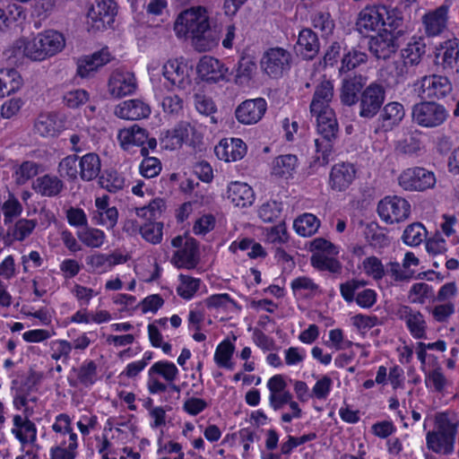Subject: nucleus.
<instances>
[{"label":"nucleus","mask_w":459,"mask_h":459,"mask_svg":"<svg viewBox=\"0 0 459 459\" xmlns=\"http://www.w3.org/2000/svg\"><path fill=\"white\" fill-rule=\"evenodd\" d=\"M96 374L97 366L94 361L91 360L81 366L78 371V379L82 385L89 386L94 383Z\"/></svg>","instance_id":"nucleus-55"},{"label":"nucleus","mask_w":459,"mask_h":459,"mask_svg":"<svg viewBox=\"0 0 459 459\" xmlns=\"http://www.w3.org/2000/svg\"><path fill=\"white\" fill-rule=\"evenodd\" d=\"M115 114L123 119L138 120L148 117L151 108L141 100H129L117 107Z\"/></svg>","instance_id":"nucleus-20"},{"label":"nucleus","mask_w":459,"mask_h":459,"mask_svg":"<svg viewBox=\"0 0 459 459\" xmlns=\"http://www.w3.org/2000/svg\"><path fill=\"white\" fill-rule=\"evenodd\" d=\"M406 325L415 338H426V323L423 315L420 311L415 312L413 316H410Z\"/></svg>","instance_id":"nucleus-46"},{"label":"nucleus","mask_w":459,"mask_h":459,"mask_svg":"<svg viewBox=\"0 0 459 459\" xmlns=\"http://www.w3.org/2000/svg\"><path fill=\"white\" fill-rule=\"evenodd\" d=\"M227 198L236 206L247 207L255 200V193L246 183L232 182L228 186Z\"/></svg>","instance_id":"nucleus-22"},{"label":"nucleus","mask_w":459,"mask_h":459,"mask_svg":"<svg viewBox=\"0 0 459 459\" xmlns=\"http://www.w3.org/2000/svg\"><path fill=\"white\" fill-rule=\"evenodd\" d=\"M297 161L295 155H281L273 160L272 173L281 178L290 175L297 166Z\"/></svg>","instance_id":"nucleus-35"},{"label":"nucleus","mask_w":459,"mask_h":459,"mask_svg":"<svg viewBox=\"0 0 459 459\" xmlns=\"http://www.w3.org/2000/svg\"><path fill=\"white\" fill-rule=\"evenodd\" d=\"M266 111V101L263 98L247 100L236 109L235 116L238 122L245 125L257 123Z\"/></svg>","instance_id":"nucleus-17"},{"label":"nucleus","mask_w":459,"mask_h":459,"mask_svg":"<svg viewBox=\"0 0 459 459\" xmlns=\"http://www.w3.org/2000/svg\"><path fill=\"white\" fill-rule=\"evenodd\" d=\"M386 14H384V23H381V25L388 26L390 29L388 31H397L402 30L403 17L400 8L396 7L389 10L386 7Z\"/></svg>","instance_id":"nucleus-49"},{"label":"nucleus","mask_w":459,"mask_h":459,"mask_svg":"<svg viewBox=\"0 0 459 459\" xmlns=\"http://www.w3.org/2000/svg\"><path fill=\"white\" fill-rule=\"evenodd\" d=\"M442 53L436 54L435 65L437 72L446 74H455L459 69V39H453L446 40L441 45Z\"/></svg>","instance_id":"nucleus-14"},{"label":"nucleus","mask_w":459,"mask_h":459,"mask_svg":"<svg viewBox=\"0 0 459 459\" xmlns=\"http://www.w3.org/2000/svg\"><path fill=\"white\" fill-rule=\"evenodd\" d=\"M436 420L438 425V432H428L427 446L436 453H439L444 448V454H451L454 450L457 426L451 422L445 413L438 414Z\"/></svg>","instance_id":"nucleus-4"},{"label":"nucleus","mask_w":459,"mask_h":459,"mask_svg":"<svg viewBox=\"0 0 459 459\" xmlns=\"http://www.w3.org/2000/svg\"><path fill=\"white\" fill-rule=\"evenodd\" d=\"M195 99V108L201 114L208 116L216 110L215 105L211 98L205 95L196 94Z\"/></svg>","instance_id":"nucleus-63"},{"label":"nucleus","mask_w":459,"mask_h":459,"mask_svg":"<svg viewBox=\"0 0 459 459\" xmlns=\"http://www.w3.org/2000/svg\"><path fill=\"white\" fill-rule=\"evenodd\" d=\"M446 108L433 100L416 103L411 108V118L422 127L433 128L441 126L447 118Z\"/></svg>","instance_id":"nucleus-5"},{"label":"nucleus","mask_w":459,"mask_h":459,"mask_svg":"<svg viewBox=\"0 0 459 459\" xmlns=\"http://www.w3.org/2000/svg\"><path fill=\"white\" fill-rule=\"evenodd\" d=\"M117 13V4L113 0H102L88 11V23L95 30H101L110 27Z\"/></svg>","instance_id":"nucleus-11"},{"label":"nucleus","mask_w":459,"mask_h":459,"mask_svg":"<svg viewBox=\"0 0 459 459\" xmlns=\"http://www.w3.org/2000/svg\"><path fill=\"white\" fill-rule=\"evenodd\" d=\"M361 82L356 78L343 81L341 90V100L342 104L351 106L359 100V93L362 90Z\"/></svg>","instance_id":"nucleus-33"},{"label":"nucleus","mask_w":459,"mask_h":459,"mask_svg":"<svg viewBox=\"0 0 459 459\" xmlns=\"http://www.w3.org/2000/svg\"><path fill=\"white\" fill-rule=\"evenodd\" d=\"M65 46V39L61 33L48 30L29 41L24 48V54L34 61H41L56 54Z\"/></svg>","instance_id":"nucleus-3"},{"label":"nucleus","mask_w":459,"mask_h":459,"mask_svg":"<svg viewBox=\"0 0 459 459\" xmlns=\"http://www.w3.org/2000/svg\"><path fill=\"white\" fill-rule=\"evenodd\" d=\"M427 230L420 222H413L406 227L403 234V240L406 245L418 246L426 236Z\"/></svg>","instance_id":"nucleus-39"},{"label":"nucleus","mask_w":459,"mask_h":459,"mask_svg":"<svg viewBox=\"0 0 459 459\" xmlns=\"http://www.w3.org/2000/svg\"><path fill=\"white\" fill-rule=\"evenodd\" d=\"M80 177L84 181H91L100 172V159L96 153H87L80 160Z\"/></svg>","instance_id":"nucleus-29"},{"label":"nucleus","mask_w":459,"mask_h":459,"mask_svg":"<svg viewBox=\"0 0 459 459\" xmlns=\"http://www.w3.org/2000/svg\"><path fill=\"white\" fill-rule=\"evenodd\" d=\"M435 183L434 174L420 167L408 169L399 177V185L409 191H424L433 187Z\"/></svg>","instance_id":"nucleus-10"},{"label":"nucleus","mask_w":459,"mask_h":459,"mask_svg":"<svg viewBox=\"0 0 459 459\" xmlns=\"http://www.w3.org/2000/svg\"><path fill=\"white\" fill-rule=\"evenodd\" d=\"M32 188L42 196L55 197L63 191L65 184L56 176L46 174L33 181Z\"/></svg>","instance_id":"nucleus-24"},{"label":"nucleus","mask_w":459,"mask_h":459,"mask_svg":"<svg viewBox=\"0 0 459 459\" xmlns=\"http://www.w3.org/2000/svg\"><path fill=\"white\" fill-rule=\"evenodd\" d=\"M185 69L186 65L177 61H169L163 65V75L172 85L185 90L191 84L189 76L185 74Z\"/></svg>","instance_id":"nucleus-26"},{"label":"nucleus","mask_w":459,"mask_h":459,"mask_svg":"<svg viewBox=\"0 0 459 459\" xmlns=\"http://www.w3.org/2000/svg\"><path fill=\"white\" fill-rule=\"evenodd\" d=\"M59 125L55 114H41L34 124V130L40 136H55L59 132Z\"/></svg>","instance_id":"nucleus-30"},{"label":"nucleus","mask_w":459,"mask_h":459,"mask_svg":"<svg viewBox=\"0 0 459 459\" xmlns=\"http://www.w3.org/2000/svg\"><path fill=\"white\" fill-rule=\"evenodd\" d=\"M320 226V221L312 213L299 216L293 223L296 232L302 237L314 235Z\"/></svg>","instance_id":"nucleus-31"},{"label":"nucleus","mask_w":459,"mask_h":459,"mask_svg":"<svg viewBox=\"0 0 459 459\" xmlns=\"http://www.w3.org/2000/svg\"><path fill=\"white\" fill-rule=\"evenodd\" d=\"M77 155H69L64 158L58 166V172L61 177H67L71 180L77 178Z\"/></svg>","instance_id":"nucleus-48"},{"label":"nucleus","mask_w":459,"mask_h":459,"mask_svg":"<svg viewBox=\"0 0 459 459\" xmlns=\"http://www.w3.org/2000/svg\"><path fill=\"white\" fill-rule=\"evenodd\" d=\"M449 75L446 74L425 75L420 81L419 95L422 99L429 100H442L449 96L453 91Z\"/></svg>","instance_id":"nucleus-9"},{"label":"nucleus","mask_w":459,"mask_h":459,"mask_svg":"<svg viewBox=\"0 0 459 459\" xmlns=\"http://www.w3.org/2000/svg\"><path fill=\"white\" fill-rule=\"evenodd\" d=\"M333 96V85L328 80H324L316 87L313 100L310 103V112L316 115L317 132L320 138L316 139V152H322V161L327 164L329 155L333 152V143L338 136V123L335 114L328 103Z\"/></svg>","instance_id":"nucleus-1"},{"label":"nucleus","mask_w":459,"mask_h":459,"mask_svg":"<svg viewBox=\"0 0 459 459\" xmlns=\"http://www.w3.org/2000/svg\"><path fill=\"white\" fill-rule=\"evenodd\" d=\"M163 304L164 300L159 294H152L143 299L139 306L142 307L143 313H147L148 311L155 313Z\"/></svg>","instance_id":"nucleus-61"},{"label":"nucleus","mask_w":459,"mask_h":459,"mask_svg":"<svg viewBox=\"0 0 459 459\" xmlns=\"http://www.w3.org/2000/svg\"><path fill=\"white\" fill-rule=\"evenodd\" d=\"M207 406L208 404L204 399L192 397L184 403L183 409L190 415L195 416L202 412Z\"/></svg>","instance_id":"nucleus-64"},{"label":"nucleus","mask_w":459,"mask_h":459,"mask_svg":"<svg viewBox=\"0 0 459 459\" xmlns=\"http://www.w3.org/2000/svg\"><path fill=\"white\" fill-rule=\"evenodd\" d=\"M281 211V203L273 201L264 204L258 211L259 217L266 222H270L274 217H277Z\"/></svg>","instance_id":"nucleus-57"},{"label":"nucleus","mask_w":459,"mask_h":459,"mask_svg":"<svg viewBox=\"0 0 459 459\" xmlns=\"http://www.w3.org/2000/svg\"><path fill=\"white\" fill-rule=\"evenodd\" d=\"M313 26L320 30L323 35H331L335 27L334 21L331 18L329 13L319 12L314 14L312 18Z\"/></svg>","instance_id":"nucleus-47"},{"label":"nucleus","mask_w":459,"mask_h":459,"mask_svg":"<svg viewBox=\"0 0 459 459\" xmlns=\"http://www.w3.org/2000/svg\"><path fill=\"white\" fill-rule=\"evenodd\" d=\"M105 235L100 230H86L79 234V238L85 245L92 247H99L102 245Z\"/></svg>","instance_id":"nucleus-51"},{"label":"nucleus","mask_w":459,"mask_h":459,"mask_svg":"<svg viewBox=\"0 0 459 459\" xmlns=\"http://www.w3.org/2000/svg\"><path fill=\"white\" fill-rule=\"evenodd\" d=\"M155 374L160 375L168 382H172L176 379L178 369L172 362L159 361L154 363L149 369L150 377H152Z\"/></svg>","instance_id":"nucleus-41"},{"label":"nucleus","mask_w":459,"mask_h":459,"mask_svg":"<svg viewBox=\"0 0 459 459\" xmlns=\"http://www.w3.org/2000/svg\"><path fill=\"white\" fill-rule=\"evenodd\" d=\"M356 169L351 163L342 162L332 167L329 175V186L332 190L343 192L356 178Z\"/></svg>","instance_id":"nucleus-16"},{"label":"nucleus","mask_w":459,"mask_h":459,"mask_svg":"<svg viewBox=\"0 0 459 459\" xmlns=\"http://www.w3.org/2000/svg\"><path fill=\"white\" fill-rule=\"evenodd\" d=\"M367 55L357 50L348 51L343 55L340 73H346L354 69L359 64L366 62Z\"/></svg>","instance_id":"nucleus-45"},{"label":"nucleus","mask_w":459,"mask_h":459,"mask_svg":"<svg viewBox=\"0 0 459 459\" xmlns=\"http://www.w3.org/2000/svg\"><path fill=\"white\" fill-rule=\"evenodd\" d=\"M174 30L178 37L190 38L198 52L212 50L220 39L216 28L210 26L206 10L202 6L182 12L175 22Z\"/></svg>","instance_id":"nucleus-2"},{"label":"nucleus","mask_w":459,"mask_h":459,"mask_svg":"<svg viewBox=\"0 0 459 459\" xmlns=\"http://www.w3.org/2000/svg\"><path fill=\"white\" fill-rule=\"evenodd\" d=\"M310 261L313 267L321 271H329L331 273H338L342 270V264L338 260L333 257L325 256L319 253L313 254Z\"/></svg>","instance_id":"nucleus-40"},{"label":"nucleus","mask_w":459,"mask_h":459,"mask_svg":"<svg viewBox=\"0 0 459 459\" xmlns=\"http://www.w3.org/2000/svg\"><path fill=\"white\" fill-rule=\"evenodd\" d=\"M179 280L181 285L177 288L178 294L185 299H190L199 289L200 280L184 274L179 275Z\"/></svg>","instance_id":"nucleus-43"},{"label":"nucleus","mask_w":459,"mask_h":459,"mask_svg":"<svg viewBox=\"0 0 459 459\" xmlns=\"http://www.w3.org/2000/svg\"><path fill=\"white\" fill-rule=\"evenodd\" d=\"M403 35V30L388 31V29L384 28L377 35L370 38L368 49L377 59L386 60L400 48L399 39Z\"/></svg>","instance_id":"nucleus-6"},{"label":"nucleus","mask_w":459,"mask_h":459,"mask_svg":"<svg viewBox=\"0 0 459 459\" xmlns=\"http://www.w3.org/2000/svg\"><path fill=\"white\" fill-rule=\"evenodd\" d=\"M363 265L366 273L371 275L375 280H380L385 275L384 265L376 256H370L365 259Z\"/></svg>","instance_id":"nucleus-53"},{"label":"nucleus","mask_w":459,"mask_h":459,"mask_svg":"<svg viewBox=\"0 0 459 459\" xmlns=\"http://www.w3.org/2000/svg\"><path fill=\"white\" fill-rule=\"evenodd\" d=\"M297 45L300 54L307 60H312L318 54L320 48L317 35L308 28L299 31Z\"/></svg>","instance_id":"nucleus-25"},{"label":"nucleus","mask_w":459,"mask_h":459,"mask_svg":"<svg viewBox=\"0 0 459 459\" xmlns=\"http://www.w3.org/2000/svg\"><path fill=\"white\" fill-rule=\"evenodd\" d=\"M404 116L405 110L401 103L390 102L380 112L378 117L379 128L385 132L390 131L401 123Z\"/></svg>","instance_id":"nucleus-21"},{"label":"nucleus","mask_w":459,"mask_h":459,"mask_svg":"<svg viewBox=\"0 0 459 459\" xmlns=\"http://www.w3.org/2000/svg\"><path fill=\"white\" fill-rule=\"evenodd\" d=\"M163 110L169 114H178L183 108V100L178 95L166 96L161 102Z\"/></svg>","instance_id":"nucleus-62"},{"label":"nucleus","mask_w":459,"mask_h":459,"mask_svg":"<svg viewBox=\"0 0 459 459\" xmlns=\"http://www.w3.org/2000/svg\"><path fill=\"white\" fill-rule=\"evenodd\" d=\"M172 261L178 268H195L199 263L198 241L193 238H186L183 247L174 253Z\"/></svg>","instance_id":"nucleus-18"},{"label":"nucleus","mask_w":459,"mask_h":459,"mask_svg":"<svg viewBox=\"0 0 459 459\" xmlns=\"http://www.w3.org/2000/svg\"><path fill=\"white\" fill-rule=\"evenodd\" d=\"M386 13L385 5L368 6L360 12L357 25L361 31L362 29L367 31L374 30L379 24L384 23V14Z\"/></svg>","instance_id":"nucleus-23"},{"label":"nucleus","mask_w":459,"mask_h":459,"mask_svg":"<svg viewBox=\"0 0 459 459\" xmlns=\"http://www.w3.org/2000/svg\"><path fill=\"white\" fill-rule=\"evenodd\" d=\"M364 236L368 244L375 248H381L389 245L387 236L375 221L367 224L364 230Z\"/></svg>","instance_id":"nucleus-32"},{"label":"nucleus","mask_w":459,"mask_h":459,"mask_svg":"<svg viewBox=\"0 0 459 459\" xmlns=\"http://www.w3.org/2000/svg\"><path fill=\"white\" fill-rule=\"evenodd\" d=\"M291 54L281 48H273L267 50L260 62L262 69L272 78H280L284 72L290 69Z\"/></svg>","instance_id":"nucleus-7"},{"label":"nucleus","mask_w":459,"mask_h":459,"mask_svg":"<svg viewBox=\"0 0 459 459\" xmlns=\"http://www.w3.org/2000/svg\"><path fill=\"white\" fill-rule=\"evenodd\" d=\"M256 69V64L249 57H241L238 64L237 74L235 76V82L237 84H243L248 82L253 72Z\"/></svg>","instance_id":"nucleus-42"},{"label":"nucleus","mask_w":459,"mask_h":459,"mask_svg":"<svg viewBox=\"0 0 459 459\" xmlns=\"http://www.w3.org/2000/svg\"><path fill=\"white\" fill-rule=\"evenodd\" d=\"M121 138V145L125 147L126 144H134L137 146H143L147 138L148 133L144 128L140 127L137 125L131 126L128 130L119 134Z\"/></svg>","instance_id":"nucleus-37"},{"label":"nucleus","mask_w":459,"mask_h":459,"mask_svg":"<svg viewBox=\"0 0 459 459\" xmlns=\"http://www.w3.org/2000/svg\"><path fill=\"white\" fill-rule=\"evenodd\" d=\"M37 221L34 220L21 219L14 226L13 237L19 241H22L35 229Z\"/></svg>","instance_id":"nucleus-50"},{"label":"nucleus","mask_w":459,"mask_h":459,"mask_svg":"<svg viewBox=\"0 0 459 459\" xmlns=\"http://www.w3.org/2000/svg\"><path fill=\"white\" fill-rule=\"evenodd\" d=\"M111 55L107 48L91 55L82 56L76 61V74L82 78L92 77L100 68L109 63Z\"/></svg>","instance_id":"nucleus-15"},{"label":"nucleus","mask_w":459,"mask_h":459,"mask_svg":"<svg viewBox=\"0 0 459 459\" xmlns=\"http://www.w3.org/2000/svg\"><path fill=\"white\" fill-rule=\"evenodd\" d=\"M235 351V346L233 343H231L230 341L225 340L222 342H221L215 351L214 354V360L217 363L221 362V360H230L233 353Z\"/></svg>","instance_id":"nucleus-60"},{"label":"nucleus","mask_w":459,"mask_h":459,"mask_svg":"<svg viewBox=\"0 0 459 459\" xmlns=\"http://www.w3.org/2000/svg\"><path fill=\"white\" fill-rule=\"evenodd\" d=\"M22 84V78L16 69L0 70V98L14 93Z\"/></svg>","instance_id":"nucleus-28"},{"label":"nucleus","mask_w":459,"mask_h":459,"mask_svg":"<svg viewBox=\"0 0 459 459\" xmlns=\"http://www.w3.org/2000/svg\"><path fill=\"white\" fill-rule=\"evenodd\" d=\"M2 209L4 212L5 224L11 223L13 221V218L20 215L22 211V204L13 195H10V198L4 202Z\"/></svg>","instance_id":"nucleus-52"},{"label":"nucleus","mask_w":459,"mask_h":459,"mask_svg":"<svg viewBox=\"0 0 459 459\" xmlns=\"http://www.w3.org/2000/svg\"><path fill=\"white\" fill-rule=\"evenodd\" d=\"M377 212L387 223L400 222L409 217L411 204L403 197L386 196L378 203Z\"/></svg>","instance_id":"nucleus-8"},{"label":"nucleus","mask_w":459,"mask_h":459,"mask_svg":"<svg viewBox=\"0 0 459 459\" xmlns=\"http://www.w3.org/2000/svg\"><path fill=\"white\" fill-rule=\"evenodd\" d=\"M425 44L421 39L409 42L406 48L401 50V58L411 65H416L420 62L425 53Z\"/></svg>","instance_id":"nucleus-34"},{"label":"nucleus","mask_w":459,"mask_h":459,"mask_svg":"<svg viewBox=\"0 0 459 459\" xmlns=\"http://www.w3.org/2000/svg\"><path fill=\"white\" fill-rule=\"evenodd\" d=\"M188 137V124L179 123L172 130H168L165 133L161 143L166 142V148H174L175 145H181L182 143Z\"/></svg>","instance_id":"nucleus-36"},{"label":"nucleus","mask_w":459,"mask_h":459,"mask_svg":"<svg viewBox=\"0 0 459 459\" xmlns=\"http://www.w3.org/2000/svg\"><path fill=\"white\" fill-rule=\"evenodd\" d=\"M385 91L377 83H371L360 94L359 116L366 118L374 117L385 101Z\"/></svg>","instance_id":"nucleus-12"},{"label":"nucleus","mask_w":459,"mask_h":459,"mask_svg":"<svg viewBox=\"0 0 459 459\" xmlns=\"http://www.w3.org/2000/svg\"><path fill=\"white\" fill-rule=\"evenodd\" d=\"M447 11L448 7L446 5H441L434 12L424 16L423 22L426 33L429 36H436L442 32L446 24Z\"/></svg>","instance_id":"nucleus-27"},{"label":"nucleus","mask_w":459,"mask_h":459,"mask_svg":"<svg viewBox=\"0 0 459 459\" xmlns=\"http://www.w3.org/2000/svg\"><path fill=\"white\" fill-rule=\"evenodd\" d=\"M316 438V434L312 432L309 434H306L301 436L300 437H295L292 436L288 437L287 442L281 445V453L284 455H288L291 452V450L299 446L303 445L308 441L314 440Z\"/></svg>","instance_id":"nucleus-59"},{"label":"nucleus","mask_w":459,"mask_h":459,"mask_svg":"<svg viewBox=\"0 0 459 459\" xmlns=\"http://www.w3.org/2000/svg\"><path fill=\"white\" fill-rule=\"evenodd\" d=\"M161 169V163L159 159L152 157L145 158L140 166V172L143 177L152 178L156 177Z\"/></svg>","instance_id":"nucleus-54"},{"label":"nucleus","mask_w":459,"mask_h":459,"mask_svg":"<svg viewBox=\"0 0 459 459\" xmlns=\"http://www.w3.org/2000/svg\"><path fill=\"white\" fill-rule=\"evenodd\" d=\"M136 89V81L132 73L117 72L108 81L109 93L115 98L132 94Z\"/></svg>","instance_id":"nucleus-19"},{"label":"nucleus","mask_w":459,"mask_h":459,"mask_svg":"<svg viewBox=\"0 0 459 459\" xmlns=\"http://www.w3.org/2000/svg\"><path fill=\"white\" fill-rule=\"evenodd\" d=\"M88 99L89 93L85 90L80 89L67 92L63 100L67 107L75 108L85 103Z\"/></svg>","instance_id":"nucleus-56"},{"label":"nucleus","mask_w":459,"mask_h":459,"mask_svg":"<svg viewBox=\"0 0 459 459\" xmlns=\"http://www.w3.org/2000/svg\"><path fill=\"white\" fill-rule=\"evenodd\" d=\"M99 184L108 192L116 193L124 187L125 178L116 170H107L100 177Z\"/></svg>","instance_id":"nucleus-38"},{"label":"nucleus","mask_w":459,"mask_h":459,"mask_svg":"<svg viewBox=\"0 0 459 459\" xmlns=\"http://www.w3.org/2000/svg\"><path fill=\"white\" fill-rule=\"evenodd\" d=\"M196 73L199 78L208 83H216L220 81L229 82L230 79L229 75V69L220 62L217 58L212 56H203L196 66Z\"/></svg>","instance_id":"nucleus-13"},{"label":"nucleus","mask_w":459,"mask_h":459,"mask_svg":"<svg viewBox=\"0 0 459 459\" xmlns=\"http://www.w3.org/2000/svg\"><path fill=\"white\" fill-rule=\"evenodd\" d=\"M162 222H149L141 226L139 232L145 240L152 244H158L162 239Z\"/></svg>","instance_id":"nucleus-44"},{"label":"nucleus","mask_w":459,"mask_h":459,"mask_svg":"<svg viewBox=\"0 0 459 459\" xmlns=\"http://www.w3.org/2000/svg\"><path fill=\"white\" fill-rule=\"evenodd\" d=\"M396 149L403 154H415L420 150V141L416 135H411L398 142Z\"/></svg>","instance_id":"nucleus-58"}]
</instances>
